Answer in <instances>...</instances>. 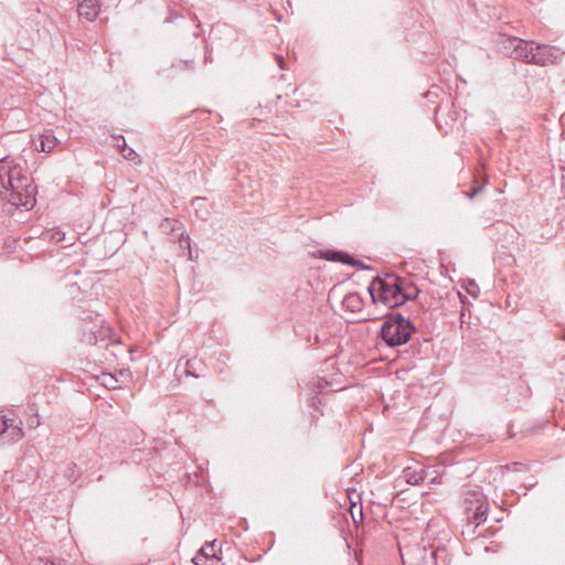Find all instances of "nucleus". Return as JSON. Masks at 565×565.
Returning a JSON list of instances; mask_svg holds the SVG:
<instances>
[{"instance_id":"1","label":"nucleus","mask_w":565,"mask_h":565,"mask_svg":"<svg viewBox=\"0 0 565 565\" xmlns=\"http://www.w3.org/2000/svg\"><path fill=\"white\" fill-rule=\"evenodd\" d=\"M367 291L374 305L381 303L391 311L407 301L415 300L420 292L414 282L395 273L375 276L371 280Z\"/></svg>"},{"instance_id":"2","label":"nucleus","mask_w":565,"mask_h":565,"mask_svg":"<svg viewBox=\"0 0 565 565\" xmlns=\"http://www.w3.org/2000/svg\"><path fill=\"white\" fill-rule=\"evenodd\" d=\"M414 322L399 311H388L383 316L379 337L388 348H397L406 344L416 334Z\"/></svg>"},{"instance_id":"3","label":"nucleus","mask_w":565,"mask_h":565,"mask_svg":"<svg viewBox=\"0 0 565 565\" xmlns=\"http://www.w3.org/2000/svg\"><path fill=\"white\" fill-rule=\"evenodd\" d=\"M463 509L468 524L475 527L484 523L489 512L486 495L479 490H469L465 493Z\"/></svg>"},{"instance_id":"4","label":"nucleus","mask_w":565,"mask_h":565,"mask_svg":"<svg viewBox=\"0 0 565 565\" xmlns=\"http://www.w3.org/2000/svg\"><path fill=\"white\" fill-rule=\"evenodd\" d=\"M26 181L23 168L10 157L0 159V189L11 193L12 189L22 186V182Z\"/></svg>"},{"instance_id":"5","label":"nucleus","mask_w":565,"mask_h":565,"mask_svg":"<svg viewBox=\"0 0 565 565\" xmlns=\"http://www.w3.org/2000/svg\"><path fill=\"white\" fill-rule=\"evenodd\" d=\"M564 55V52L548 44L534 42V47L530 55L529 64L545 66L558 62Z\"/></svg>"},{"instance_id":"6","label":"nucleus","mask_w":565,"mask_h":565,"mask_svg":"<svg viewBox=\"0 0 565 565\" xmlns=\"http://www.w3.org/2000/svg\"><path fill=\"white\" fill-rule=\"evenodd\" d=\"M35 190L36 186L32 185L26 178V181L22 182V186L12 189L8 195V202L17 207H32L35 203Z\"/></svg>"},{"instance_id":"7","label":"nucleus","mask_w":565,"mask_h":565,"mask_svg":"<svg viewBox=\"0 0 565 565\" xmlns=\"http://www.w3.org/2000/svg\"><path fill=\"white\" fill-rule=\"evenodd\" d=\"M24 433L22 420L17 417L0 416V438L8 444H13L22 439Z\"/></svg>"},{"instance_id":"8","label":"nucleus","mask_w":565,"mask_h":565,"mask_svg":"<svg viewBox=\"0 0 565 565\" xmlns=\"http://www.w3.org/2000/svg\"><path fill=\"white\" fill-rule=\"evenodd\" d=\"M220 553L221 548L217 547L216 540L205 542L196 552L192 562L195 565H220L222 561Z\"/></svg>"},{"instance_id":"9","label":"nucleus","mask_w":565,"mask_h":565,"mask_svg":"<svg viewBox=\"0 0 565 565\" xmlns=\"http://www.w3.org/2000/svg\"><path fill=\"white\" fill-rule=\"evenodd\" d=\"M159 227L162 233L170 234L173 237L179 238L181 245L184 242L190 246V236L185 234L184 226L180 221L167 217L161 221Z\"/></svg>"},{"instance_id":"10","label":"nucleus","mask_w":565,"mask_h":565,"mask_svg":"<svg viewBox=\"0 0 565 565\" xmlns=\"http://www.w3.org/2000/svg\"><path fill=\"white\" fill-rule=\"evenodd\" d=\"M318 256L319 258L328 262L341 263L350 266H352L354 259L352 254L335 248L321 249L318 252Z\"/></svg>"},{"instance_id":"11","label":"nucleus","mask_w":565,"mask_h":565,"mask_svg":"<svg viewBox=\"0 0 565 565\" xmlns=\"http://www.w3.org/2000/svg\"><path fill=\"white\" fill-rule=\"evenodd\" d=\"M77 11L81 18H85L87 21L93 22L100 12V2L99 0H83L79 2Z\"/></svg>"},{"instance_id":"12","label":"nucleus","mask_w":565,"mask_h":565,"mask_svg":"<svg viewBox=\"0 0 565 565\" xmlns=\"http://www.w3.org/2000/svg\"><path fill=\"white\" fill-rule=\"evenodd\" d=\"M57 143L58 140L52 130H45L36 140H34L35 149L46 153L51 152Z\"/></svg>"},{"instance_id":"13","label":"nucleus","mask_w":565,"mask_h":565,"mask_svg":"<svg viewBox=\"0 0 565 565\" xmlns=\"http://www.w3.org/2000/svg\"><path fill=\"white\" fill-rule=\"evenodd\" d=\"M519 45L515 46L513 60L521 61L529 64L530 55L534 47V41L521 39L518 41Z\"/></svg>"},{"instance_id":"14","label":"nucleus","mask_w":565,"mask_h":565,"mask_svg":"<svg viewBox=\"0 0 565 565\" xmlns=\"http://www.w3.org/2000/svg\"><path fill=\"white\" fill-rule=\"evenodd\" d=\"M521 38L516 36H502L499 42V51L508 56L513 58L515 46L519 45L518 41H520Z\"/></svg>"},{"instance_id":"15","label":"nucleus","mask_w":565,"mask_h":565,"mask_svg":"<svg viewBox=\"0 0 565 565\" xmlns=\"http://www.w3.org/2000/svg\"><path fill=\"white\" fill-rule=\"evenodd\" d=\"M444 466L426 467L424 468V478L427 483H441V478L445 473Z\"/></svg>"},{"instance_id":"16","label":"nucleus","mask_w":565,"mask_h":565,"mask_svg":"<svg viewBox=\"0 0 565 565\" xmlns=\"http://www.w3.org/2000/svg\"><path fill=\"white\" fill-rule=\"evenodd\" d=\"M403 473H404V478L408 484L418 486V484L425 482L424 468L413 469L411 467H407L404 469Z\"/></svg>"},{"instance_id":"17","label":"nucleus","mask_w":565,"mask_h":565,"mask_svg":"<svg viewBox=\"0 0 565 565\" xmlns=\"http://www.w3.org/2000/svg\"><path fill=\"white\" fill-rule=\"evenodd\" d=\"M342 303L351 312H358L362 309V298L355 292L347 295Z\"/></svg>"},{"instance_id":"18","label":"nucleus","mask_w":565,"mask_h":565,"mask_svg":"<svg viewBox=\"0 0 565 565\" xmlns=\"http://www.w3.org/2000/svg\"><path fill=\"white\" fill-rule=\"evenodd\" d=\"M31 565H73L70 561L61 557H39Z\"/></svg>"},{"instance_id":"19","label":"nucleus","mask_w":565,"mask_h":565,"mask_svg":"<svg viewBox=\"0 0 565 565\" xmlns=\"http://www.w3.org/2000/svg\"><path fill=\"white\" fill-rule=\"evenodd\" d=\"M113 138H114V140H117L118 142L122 143L124 148L121 149V153L120 154L125 159L132 161L136 157H138L137 152L132 148L128 147L124 136L118 135V136H113Z\"/></svg>"},{"instance_id":"20","label":"nucleus","mask_w":565,"mask_h":565,"mask_svg":"<svg viewBox=\"0 0 565 565\" xmlns=\"http://www.w3.org/2000/svg\"><path fill=\"white\" fill-rule=\"evenodd\" d=\"M462 287L473 298H477L480 294L479 286L473 279H467L463 281Z\"/></svg>"},{"instance_id":"21","label":"nucleus","mask_w":565,"mask_h":565,"mask_svg":"<svg viewBox=\"0 0 565 565\" xmlns=\"http://www.w3.org/2000/svg\"><path fill=\"white\" fill-rule=\"evenodd\" d=\"M331 383L327 381L324 377H319L315 384L316 394H324V391Z\"/></svg>"},{"instance_id":"22","label":"nucleus","mask_w":565,"mask_h":565,"mask_svg":"<svg viewBox=\"0 0 565 565\" xmlns=\"http://www.w3.org/2000/svg\"><path fill=\"white\" fill-rule=\"evenodd\" d=\"M118 379L111 374H104V385L110 390L117 388Z\"/></svg>"},{"instance_id":"23","label":"nucleus","mask_w":565,"mask_h":565,"mask_svg":"<svg viewBox=\"0 0 565 565\" xmlns=\"http://www.w3.org/2000/svg\"><path fill=\"white\" fill-rule=\"evenodd\" d=\"M172 67L180 68V70H193L194 68V60H184L179 61L178 63H173Z\"/></svg>"},{"instance_id":"24","label":"nucleus","mask_w":565,"mask_h":565,"mask_svg":"<svg viewBox=\"0 0 565 565\" xmlns=\"http://www.w3.org/2000/svg\"><path fill=\"white\" fill-rule=\"evenodd\" d=\"M352 266L361 269V270H369V271H372L374 270V268L371 266V265H367L365 263H363L362 260L358 259L354 257L353 259V263H352Z\"/></svg>"},{"instance_id":"25","label":"nucleus","mask_w":565,"mask_h":565,"mask_svg":"<svg viewBox=\"0 0 565 565\" xmlns=\"http://www.w3.org/2000/svg\"><path fill=\"white\" fill-rule=\"evenodd\" d=\"M512 469L513 471H526L527 465L523 462H512L510 466H508V469Z\"/></svg>"},{"instance_id":"26","label":"nucleus","mask_w":565,"mask_h":565,"mask_svg":"<svg viewBox=\"0 0 565 565\" xmlns=\"http://www.w3.org/2000/svg\"><path fill=\"white\" fill-rule=\"evenodd\" d=\"M409 350H412L413 356L419 355L420 354V341L417 340L416 343H414V342L411 343Z\"/></svg>"},{"instance_id":"27","label":"nucleus","mask_w":565,"mask_h":565,"mask_svg":"<svg viewBox=\"0 0 565 565\" xmlns=\"http://www.w3.org/2000/svg\"><path fill=\"white\" fill-rule=\"evenodd\" d=\"M482 189H483V185L475 188L471 192L467 193V198L473 199Z\"/></svg>"},{"instance_id":"28","label":"nucleus","mask_w":565,"mask_h":565,"mask_svg":"<svg viewBox=\"0 0 565 565\" xmlns=\"http://www.w3.org/2000/svg\"><path fill=\"white\" fill-rule=\"evenodd\" d=\"M87 342L89 344H96L97 343V337H96L95 332H90V334L87 338Z\"/></svg>"},{"instance_id":"29","label":"nucleus","mask_w":565,"mask_h":565,"mask_svg":"<svg viewBox=\"0 0 565 565\" xmlns=\"http://www.w3.org/2000/svg\"><path fill=\"white\" fill-rule=\"evenodd\" d=\"M114 146L119 150V152L121 153V149L124 148L122 147V143L121 142H118L117 140H115V143Z\"/></svg>"},{"instance_id":"30","label":"nucleus","mask_w":565,"mask_h":565,"mask_svg":"<svg viewBox=\"0 0 565 565\" xmlns=\"http://www.w3.org/2000/svg\"><path fill=\"white\" fill-rule=\"evenodd\" d=\"M184 373H185V375H186V376L198 377V375H196V374H194V373H193L192 371H190L189 369H186V370L184 371Z\"/></svg>"},{"instance_id":"31","label":"nucleus","mask_w":565,"mask_h":565,"mask_svg":"<svg viewBox=\"0 0 565 565\" xmlns=\"http://www.w3.org/2000/svg\"><path fill=\"white\" fill-rule=\"evenodd\" d=\"M429 341H430L429 339H424L423 340L424 343H429Z\"/></svg>"},{"instance_id":"32","label":"nucleus","mask_w":565,"mask_h":565,"mask_svg":"<svg viewBox=\"0 0 565 565\" xmlns=\"http://www.w3.org/2000/svg\"><path fill=\"white\" fill-rule=\"evenodd\" d=\"M359 513L362 516V507L360 508Z\"/></svg>"}]
</instances>
